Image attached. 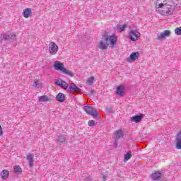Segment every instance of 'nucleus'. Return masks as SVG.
<instances>
[{
  "mask_svg": "<svg viewBox=\"0 0 181 181\" xmlns=\"http://www.w3.org/2000/svg\"><path fill=\"white\" fill-rule=\"evenodd\" d=\"M156 12L161 16H172L176 6L169 0H156L154 1Z\"/></svg>",
  "mask_w": 181,
  "mask_h": 181,
  "instance_id": "obj_1",
  "label": "nucleus"
},
{
  "mask_svg": "<svg viewBox=\"0 0 181 181\" xmlns=\"http://www.w3.org/2000/svg\"><path fill=\"white\" fill-rule=\"evenodd\" d=\"M53 67L54 70H57V71H62V73L66 74V76H69L70 77H73L74 76L73 71L67 70L64 66V64L62 63L60 61H55L54 62Z\"/></svg>",
  "mask_w": 181,
  "mask_h": 181,
  "instance_id": "obj_2",
  "label": "nucleus"
},
{
  "mask_svg": "<svg viewBox=\"0 0 181 181\" xmlns=\"http://www.w3.org/2000/svg\"><path fill=\"white\" fill-rule=\"evenodd\" d=\"M108 46H110V44L108 43V37H105V35H103V40L99 41L98 47L100 50H107Z\"/></svg>",
  "mask_w": 181,
  "mask_h": 181,
  "instance_id": "obj_3",
  "label": "nucleus"
},
{
  "mask_svg": "<svg viewBox=\"0 0 181 181\" xmlns=\"http://www.w3.org/2000/svg\"><path fill=\"white\" fill-rule=\"evenodd\" d=\"M83 110L85 112H86L87 114H88V115H91L94 118H97L100 114L98 111H97V109L91 106H85Z\"/></svg>",
  "mask_w": 181,
  "mask_h": 181,
  "instance_id": "obj_4",
  "label": "nucleus"
},
{
  "mask_svg": "<svg viewBox=\"0 0 181 181\" xmlns=\"http://www.w3.org/2000/svg\"><path fill=\"white\" fill-rule=\"evenodd\" d=\"M129 37L132 42H136L141 37V33L138 30H131L129 33Z\"/></svg>",
  "mask_w": 181,
  "mask_h": 181,
  "instance_id": "obj_5",
  "label": "nucleus"
},
{
  "mask_svg": "<svg viewBox=\"0 0 181 181\" xmlns=\"http://www.w3.org/2000/svg\"><path fill=\"white\" fill-rule=\"evenodd\" d=\"M48 50L51 56H54L55 54H57V52H59V46H57V44L55 42H51L49 44Z\"/></svg>",
  "mask_w": 181,
  "mask_h": 181,
  "instance_id": "obj_6",
  "label": "nucleus"
},
{
  "mask_svg": "<svg viewBox=\"0 0 181 181\" xmlns=\"http://www.w3.org/2000/svg\"><path fill=\"white\" fill-rule=\"evenodd\" d=\"M105 37L108 38V40L110 43V47H112V49H114V47H115V45H117V42H118V37H117L115 35H105Z\"/></svg>",
  "mask_w": 181,
  "mask_h": 181,
  "instance_id": "obj_7",
  "label": "nucleus"
},
{
  "mask_svg": "<svg viewBox=\"0 0 181 181\" xmlns=\"http://www.w3.org/2000/svg\"><path fill=\"white\" fill-rule=\"evenodd\" d=\"M55 84L63 88L64 90H67L69 88V83L63 81L62 78H57L55 80Z\"/></svg>",
  "mask_w": 181,
  "mask_h": 181,
  "instance_id": "obj_8",
  "label": "nucleus"
},
{
  "mask_svg": "<svg viewBox=\"0 0 181 181\" xmlns=\"http://www.w3.org/2000/svg\"><path fill=\"white\" fill-rule=\"evenodd\" d=\"M115 94L119 97H124L125 95V86L123 85L117 86L116 88Z\"/></svg>",
  "mask_w": 181,
  "mask_h": 181,
  "instance_id": "obj_9",
  "label": "nucleus"
},
{
  "mask_svg": "<svg viewBox=\"0 0 181 181\" xmlns=\"http://www.w3.org/2000/svg\"><path fill=\"white\" fill-rule=\"evenodd\" d=\"M35 153H28L26 156V159L28 160V165L30 168H33V163H35Z\"/></svg>",
  "mask_w": 181,
  "mask_h": 181,
  "instance_id": "obj_10",
  "label": "nucleus"
},
{
  "mask_svg": "<svg viewBox=\"0 0 181 181\" xmlns=\"http://www.w3.org/2000/svg\"><path fill=\"white\" fill-rule=\"evenodd\" d=\"M32 8H27L23 10V16L25 19H28V18H32Z\"/></svg>",
  "mask_w": 181,
  "mask_h": 181,
  "instance_id": "obj_11",
  "label": "nucleus"
},
{
  "mask_svg": "<svg viewBox=\"0 0 181 181\" xmlns=\"http://www.w3.org/2000/svg\"><path fill=\"white\" fill-rule=\"evenodd\" d=\"M170 30H165L163 33H161L158 35V40H162V39H165V37H168V36H170Z\"/></svg>",
  "mask_w": 181,
  "mask_h": 181,
  "instance_id": "obj_12",
  "label": "nucleus"
},
{
  "mask_svg": "<svg viewBox=\"0 0 181 181\" xmlns=\"http://www.w3.org/2000/svg\"><path fill=\"white\" fill-rule=\"evenodd\" d=\"M175 141L177 149H181V131L177 134Z\"/></svg>",
  "mask_w": 181,
  "mask_h": 181,
  "instance_id": "obj_13",
  "label": "nucleus"
},
{
  "mask_svg": "<svg viewBox=\"0 0 181 181\" xmlns=\"http://www.w3.org/2000/svg\"><path fill=\"white\" fill-rule=\"evenodd\" d=\"M142 118H144V115L140 114L139 115L133 116L131 118V121L132 122H136V124H138V122H140L141 121H142Z\"/></svg>",
  "mask_w": 181,
  "mask_h": 181,
  "instance_id": "obj_14",
  "label": "nucleus"
},
{
  "mask_svg": "<svg viewBox=\"0 0 181 181\" xmlns=\"http://www.w3.org/2000/svg\"><path fill=\"white\" fill-rule=\"evenodd\" d=\"M138 57H139V52H132L128 58L127 62H129V60H132V62H135Z\"/></svg>",
  "mask_w": 181,
  "mask_h": 181,
  "instance_id": "obj_15",
  "label": "nucleus"
},
{
  "mask_svg": "<svg viewBox=\"0 0 181 181\" xmlns=\"http://www.w3.org/2000/svg\"><path fill=\"white\" fill-rule=\"evenodd\" d=\"M69 88L70 91H76V93H80V91H81V89H80V88H78L74 83H70Z\"/></svg>",
  "mask_w": 181,
  "mask_h": 181,
  "instance_id": "obj_16",
  "label": "nucleus"
},
{
  "mask_svg": "<svg viewBox=\"0 0 181 181\" xmlns=\"http://www.w3.org/2000/svg\"><path fill=\"white\" fill-rule=\"evenodd\" d=\"M162 177V173L160 171H156L151 175V178L153 180H159Z\"/></svg>",
  "mask_w": 181,
  "mask_h": 181,
  "instance_id": "obj_17",
  "label": "nucleus"
},
{
  "mask_svg": "<svg viewBox=\"0 0 181 181\" xmlns=\"http://www.w3.org/2000/svg\"><path fill=\"white\" fill-rule=\"evenodd\" d=\"M122 136H124V132H122V130L116 131L115 136V142H117V141H118V139H119L120 138H122Z\"/></svg>",
  "mask_w": 181,
  "mask_h": 181,
  "instance_id": "obj_18",
  "label": "nucleus"
},
{
  "mask_svg": "<svg viewBox=\"0 0 181 181\" xmlns=\"http://www.w3.org/2000/svg\"><path fill=\"white\" fill-rule=\"evenodd\" d=\"M57 101H59V103L64 102V100H66V96H64V94L62 93H59L56 96Z\"/></svg>",
  "mask_w": 181,
  "mask_h": 181,
  "instance_id": "obj_19",
  "label": "nucleus"
},
{
  "mask_svg": "<svg viewBox=\"0 0 181 181\" xmlns=\"http://www.w3.org/2000/svg\"><path fill=\"white\" fill-rule=\"evenodd\" d=\"M33 86L35 88H42V87H43V83L40 80H34Z\"/></svg>",
  "mask_w": 181,
  "mask_h": 181,
  "instance_id": "obj_20",
  "label": "nucleus"
},
{
  "mask_svg": "<svg viewBox=\"0 0 181 181\" xmlns=\"http://www.w3.org/2000/svg\"><path fill=\"white\" fill-rule=\"evenodd\" d=\"M0 176L1 179H8V177H9V171H8V170H3L0 173Z\"/></svg>",
  "mask_w": 181,
  "mask_h": 181,
  "instance_id": "obj_21",
  "label": "nucleus"
},
{
  "mask_svg": "<svg viewBox=\"0 0 181 181\" xmlns=\"http://www.w3.org/2000/svg\"><path fill=\"white\" fill-rule=\"evenodd\" d=\"M4 38L5 39H7V40H9V39H11V40H15L16 39V34L14 33H7L5 35H4Z\"/></svg>",
  "mask_w": 181,
  "mask_h": 181,
  "instance_id": "obj_22",
  "label": "nucleus"
},
{
  "mask_svg": "<svg viewBox=\"0 0 181 181\" xmlns=\"http://www.w3.org/2000/svg\"><path fill=\"white\" fill-rule=\"evenodd\" d=\"M49 100L50 99L49 98V97H47V95H42L38 98L39 103H46L47 101H49Z\"/></svg>",
  "mask_w": 181,
  "mask_h": 181,
  "instance_id": "obj_23",
  "label": "nucleus"
},
{
  "mask_svg": "<svg viewBox=\"0 0 181 181\" xmlns=\"http://www.w3.org/2000/svg\"><path fill=\"white\" fill-rule=\"evenodd\" d=\"M66 139H67V136H66L64 135H61V136H58L57 141V142L63 144V142H64Z\"/></svg>",
  "mask_w": 181,
  "mask_h": 181,
  "instance_id": "obj_24",
  "label": "nucleus"
},
{
  "mask_svg": "<svg viewBox=\"0 0 181 181\" xmlns=\"http://www.w3.org/2000/svg\"><path fill=\"white\" fill-rule=\"evenodd\" d=\"M130 158H132V152H131V151H129L124 155V162H127V160H129Z\"/></svg>",
  "mask_w": 181,
  "mask_h": 181,
  "instance_id": "obj_25",
  "label": "nucleus"
},
{
  "mask_svg": "<svg viewBox=\"0 0 181 181\" xmlns=\"http://www.w3.org/2000/svg\"><path fill=\"white\" fill-rule=\"evenodd\" d=\"M127 25L124 24V25H117V30L119 32H124V30H125V28H127Z\"/></svg>",
  "mask_w": 181,
  "mask_h": 181,
  "instance_id": "obj_26",
  "label": "nucleus"
},
{
  "mask_svg": "<svg viewBox=\"0 0 181 181\" xmlns=\"http://www.w3.org/2000/svg\"><path fill=\"white\" fill-rule=\"evenodd\" d=\"M94 83V76L90 77L86 80V84H89V86H93Z\"/></svg>",
  "mask_w": 181,
  "mask_h": 181,
  "instance_id": "obj_27",
  "label": "nucleus"
},
{
  "mask_svg": "<svg viewBox=\"0 0 181 181\" xmlns=\"http://www.w3.org/2000/svg\"><path fill=\"white\" fill-rule=\"evenodd\" d=\"M13 170L15 173H21V172H22V168L19 165H15Z\"/></svg>",
  "mask_w": 181,
  "mask_h": 181,
  "instance_id": "obj_28",
  "label": "nucleus"
},
{
  "mask_svg": "<svg viewBox=\"0 0 181 181\" xmlns=\"http://www.w3.org/2000/svg\"><path fill=\"white\" fill-rule=\"evenodd\" d=\"M175 35H177L178 36H181V27H178L175 28Z\"/></svg>",
  "mask_w": 181,
  "mask_h": 181,
  "instance_id": "obj_29",
  "label": "nucleus"
},
{
  "mask_svg": "<svg viewBox=\"0 0 181 181\" xmlns=\"http://www.w3.org/2000/svg\"><path fill=\"white\" fill-rule=\"evenodd\" d=\"M89 127H94L95 125V122L94 120H90L88 123Z\"/></svg>",
  "mask_w": 181,
  "mask_h": 181,
  "instance_id": "obj_30",
  "label": "nucleus"
},
{
  "mask_svg": "<svg viewBox=\"0 0 181 181\" xmlns=\"http://www.w3.org/2000/svg\"><path fill=\"white\" fill-rule=\"evenodd\" d=\"M4 135V132L2 131V127L0 125V136H2Z\"/></svg>",
  "mask_w": 181,
  "mask_h": 181,
  "instance_id": "obj_31",
  "label": "nucleus"
},
{
  "mask_svg": "<svg viewBox=\"0 0 181 181\" xmlns=\"http://www.w3.org/2000/svg\"><path fill=\"white\" fill-rule=\"evenodd\" d=\"M103 181H105V175L103 176Z\"/></svg>",
  "mask_w": 181,
  "mask_h": 181,
  "instance_id": "obj_32",
  "label": "nucleus"
}]
</instances>
